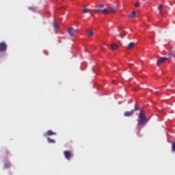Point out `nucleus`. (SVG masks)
Segmentation results:
<instances>
[{
	"instance_id": "obj_16",
	"label": "nucleus",
	"mask_w": 175,
	"mask_h": 175,
	"mask_svg": "<svg viewBox=\"0 0 175 175\" xmlns=\"http://www.w3.org/2000/svg\"><path fill=\"white\" fill-rule=\"evenodd\" d=\"M47 140H48L49 144H55V139H51L50 137H48Z\"/></svg>"
},
{
	"instance_id": "obj_23",
	"label": "nucleus",
	"mask_w": 175,
	"mask_h": 175,
	"mask_svg": "<svg viewBox=\"0 0 175 175\" xmlns=\"http://www.w3.org/2000/svg\"><path fill=\"white\" fill-rule=\"evenodd\" d=\"M104 6H105V4L98 5V8H103Z\"/></svg>"
},
{
	"instance_id": "obj_26",
	"label": "nucleus",
	"mask_w": 175,
	"mask_h": 175,
	"mask_svg": "<svg viewBox=\"0 0 175 175\" xmlns=\"http://www.w3.org/2000/svg\"><path fill=\"white\" fill-rule=\"evenodd\" d=\"M142 1H145V0H142Z\"/></svg>"
},
{
	"instance_id": "obj_11",
	"label": "nucleus",
	"mask_w": 175,
	"mask_h": 175,
	"mask_svg": "<svg viewBox=\"0 0 175 175\" xmlns=\"http://www.w3.org/2000/svg\"><path fill=\"white\" fill-rule=\"evenodd\" d=\"M101 13H103V14H109V13H110V10L105 8V9L101 10Z\"/></svg>"
},
{
	"instance_id": "obj_8",
	"label": "nucleus",
	"mask_w": 175,
	"mask_h": 175,
	"mask_svg": "<svg viewBox=\"0 0 175 175\" xmlns=\"http://www.w3.org/2000/svg\"><path fill=\"white\" fill-rule=\"evenodd\" d=\"M127 17H129V18H136L137 17V13L135 11L131 12V14H129L127 15Z\"/></svg>"
},
{
	"instance_id": "obj_21",
	"label": "nucleus",
	"mask_w": 175,
	"mask_h": 175,
	"mask_svg": "<svg viewBox=\"0 0 175 175\" xmlns=\"http://www.w3.org/2000/svg\"><path fill=\"white\" fill-rule=\"evenodd\" d=\"M139 110V108L137 107V105H135V106L134 107V111H138Z\"/></svg>"
},
{
	"instance_id": "obj_15",
	"label": "nucleus",
	"mask_w": 175,
	"mask_h": 175,
	"mask_svg": "<svg viewBox=\"0 0 175 175\" xmlns=\"http://www.w3.org/2000/svg\"><path fill=\"white\" fill-rule=\"evenodd\" d=\"M53 27L55 28V29H59V28L58 23L55 21L53 22Z\"/></svg>"
},
{
	"instance_id": "obj_6",
	"label": "nucleus",
	"mask_w": 175,
	"mask_h": 175,
	"mask_svg": "<svg viewBox=\"0 0 175 175\" xmlns=\"http://www.w3.org/2000/svg\"><path fill=\"white\" fill-rule=\"evenodd\" d=\"M57 135V133L53 132L51 130H49L44 134V136L46 137V136H52V135Z\"/></svg>"
},
{
	"instance_id": "obj_10",
	"label": "nucleus",
	"mask_w": 175,
	"mask_h": 175,
	"mask_svg": "<svg viewBox=\"0 0 175 175\" xmlns=\"http://www.w3.org/2000/svg\"><path fill=\"white\" fill-rule=\"evenodd\" d=\"M134 47H135V43L134 42H130V44H129V46H127V50L132 49Z\"/></svg>"
},
{
	"instance_id": "obj_9",
	"label": "nucleus",
	"mask_w": 175,
	"mask_h": 175,
	"mask_svg": "<svg viewBox=\"0 0 175 175\" xmlns=\"http://www.w3.org/2000/svg\"><path fill=\"white\" fill-rule=\"evenodd\" d=\"M111 50H112V51H116L118 50V45L116 44H111Z\"/></svg>"
},
{
	"instance_id": "obj_24",
	"label": "nucleus",
	"mask_w": 175,
	"mask_h": 175,
	"mask_svg": "<svg viewBox=\"0 0 175 175\" xmlns=\"http://www.w3.org/2000/svg\"><path fill=\"white\" fill-rule=\"evenodd\" d=\"M10 164L5 165V168H9V167H10Z\"/></svg>"
},
{
	"instance_id": "obj_14",
	"label": "nucleus",
	"mask_w": 175,
	"mask_h": 175,
	"mask_svg": "<svg viewBox=\"0 0 175 175\" xmlns=\"http://www.w3.org/2000/svg\"><path fill=\"white\" fill-rule=\"evenodd\" d=\"M171 152H175V142H172Z\"/></svg>"
},
{
	"instance_id": "obj_12",
	"label": "nucleus",
	"mask_w": 175,
	"mask_h": 175,
	"mask_svg": "<svg viewBox=\"0 0 175 175\" xmlns=\"http://www.w3.org/2000/svg\"><path fill=\"white\" fill-rule=\"evenodd\" d=\"M87 34H88V36L89 37H92V36H94V32H93V31H92V30H90V29H88V30L87 31Z\"/></svg>"
},
{
	"instance_id": "obj_17",
	"label": "nucleus",
	"mask_w": 175,
	"mask_h": 175,
	"mask_svg": "<svg viewBox=\"0 0 175 175\" xmlns=\"http://www.w3.org/2000/svg\"><path fill=\"white\" fill-rule=\"evenodd\" d=\"M158 9H159V14H162L163 5H162L161 4H160V5H159Z\"/></svg>"
},
{
	"instance_id": "obj_13",
	"label": "nucleus",
	"mask_w": 175,
	"mask_h": 175,
	"mask_svg": "<svg viewBox=\"0 0 175 175\" xmlns=\"http://www.w3.org/2000/svg\"><path fill=\"white\" fill-rule=\"evenodd\" d=\"M109 12L116 13L117 12V8L116 7H111V8H109Z\"/></svg>"
},
{
	"instance_id": "obj_18",
	"label": "nucleus",
	"mask_w": 175,
	"mask_h": 175,
	"mask_svg": "<svg viewBox=\"0 0 175 175\" xmlns=\"http://www.w3.org/2000/svg\"><path fill=\"white\" fill-rule=\"evenodd\" d=\"M90 10L87 9L86 8H84L83 10V13H89Z\"/></svg>"
},
{
	"instance_id": "obj_20",
	"label": "nucleus",
	"mask_w": 175,
	"mask_h": 175,
	"mask_svg": "<svg viewBox=\"0 0 175 175\" xmlns=\"http://www.w3.org/2000/svg\"><path fill=\"white\" fill-rule=\"evenodd\" d=\"M134 6H135V8H139L140 3H135L134 4Z\"/></svg>"
},
{
	"instance_id": "obj_22",
	"label": "nucleus",
	"mask_w": 175,
	"mask_h": 175,
	"mask_svg": "<svg viewBox=\"0 0 175 175\" xmlns=\"http://www.w3.org/2000/svg\"><path fill=\"white\" fill-rule=\"evenodd\" d=\"M118 36L120 38H124V36L122 33H119Z\"/></svg>"
},
{
	"instance_id": "obj_3",
	"label": "nucleus",
	"mask_w": 175,
	"mask_h": 175,
	"mask_svg": "<svg viewBox=\"0 0 175 175\" xmlns=\"http://www.w3.org/2000/svg\"><path fill=\"white\" fill-rule=\"evenodd\" d=\"M64 154L65 158L68 161L70 160V159L73 157V154L69 150H65L64 152Z\"/></svg>"
},
{
	"instance_id": "obj_1",
	"label": "nucleus",
	"mask_w": 175,
	"mask_h": 175,
	"mask_svg": "<svg viewBox=\"0 0 175 175\" xmlns=\"http://www.w3.org/2000/svg\"><path fill=\"white\" fill-rule=\"evenodd\" d=\"M137 122L138 124L137 126H138V131H140V127L145 126L148 123V119L146 116V111L144 109H141V111H139Z\"/></svg>"
},
{
	"instance_id": "obj_2",
	"label": "nucleus",
	"mask_w": 175,
	"mask_h": 175,
	"mask_svg": "<svg viewBox=\"0 0 175 175\" xmlns=\"http://www.w3.org/2000/svg\"><path fill=\"white\" fill-rule=\"evenodd\" d=\"M167 60V58L165 57L159 58L157 61V66L159 67L160 65L165 64Z\"/></svg>"
},
{
	"instance_id": "obj_7",
	"label": "nucleus",
	"mask_w": 175,
	"mask_h": 175,
	"mask_svg": "<svg viewBox=\"0 0 175 175\" xmlns=\"http://www.w3.org/2000/svg\"><path fill=\"white\" fill-rule=\"evenodd\" d=\"M135 113V110L133 109L130 111H126L124 112V117H131Z\"/></svg>"
},
{
	"instance_id": "obj_4",
	"label": "nucleus",
	"mask_w": 175,
	"mask_h": 175,
	"mask_svg": "<svg viewBox=\"0 0 175 175\" xmlns=\"http://www.w3.org/2000/svg\"><path fill=\"white\" fill-rule=\"evenodd\" d=\"M8 49V46L5 44V42H0V52L3 53V52H6Z\"/></svg>"
},
{
	"instance_id": "obj_25",
	"label": "nucleus",
	"mask_w": 175,
	"mask_h": 175,
	"mask_svg": "<svg viewBox=\"0 0 175 175\" xmlns=\"http://www.w3.org/2000/svg\"><path fill=\"white\" fill-rule=\"evenodd\" d=\"M94 12H100V10H99V9H97V10H94Z\"/></svg>"
},
{
	"instance_id": "obj_19",
	"label": "nucleus",
	"mask_w": 175,
	"mask_h": 175,
	"mask_svg": "<svg viewBox=\"0 0 175 175\" xmlns=\"http://www.w3.org/2000/svg\"><path fill=\"white\" fill-rule=\"evenodd\" d=\"M170 55L172 57H175V51H172L171 53H170Z\"/></svg>"
},
{
	"instance_id": "obj_5",
	"label": "nucleus",
	"mask_w": 175,
	"mask_h": 175,
	"mask_svg": "<svg viewBox=\"0 0 175 175\" xmlns=\"http://www.w3.org/2000/svg\"><path fill=\"white\" fill-rule=\"evenodd\" d=\"M68 33L71 37H73L76 33V30L72 27H70L68 29Z\"/></svg>"
}]
</instances>
